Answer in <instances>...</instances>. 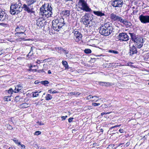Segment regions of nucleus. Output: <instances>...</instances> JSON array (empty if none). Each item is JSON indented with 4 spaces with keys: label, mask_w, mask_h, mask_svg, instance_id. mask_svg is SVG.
Segmentation results:
<instances>
[{
    "label": "nucleus",
    "mask_w": 149,
    "mask_h": 149,
    "mask_svg": "<svg viewBox=\"0 0 149 149\" xmlns=\"http://www.w3.org/2000/svg\"><path fill=\"white\" fill-rule=\"evenodd\" d=\"M51 3H45L40 7V9L39 14L40 16L43 18L48 17H51L52 14V8Z\"/></svg>",
    "instance_id": "nucleus-1"
},
{
    "label": "nucleus",
    "mask_w": 149,
    "mask_h": 149,
    "mask_svg": "<svg viewBox=\"0 0 149 149\" xmlns=\"http://www.w3.org/2000/svg\"><path fill=\"white\" fill-rule=\"evenodd\" d=\"M22 4L21 1L12 4L10 6V13L12 15H15L19 14L23 9V6L21 7Z\"/></svg>",
    "instance_id": "nucleus-2"
},
{
    "label": "nucleus",
    "mask_w": 149,
    "mask_h": 149,
    "mask_svg": "<svg viewBox=\"0 0 149 149\" xmlns=\"http://www.w3.org/2000/svg\"><path fill=\"white\" fill-rule=\"evenodd\" d=\"M112 24L109 22L104 24V25L101 26L99 30L100 33L104 36L109 35L112 30V27L111 25Z\"/></svg>",
    "instance_id": "nucleus-3"
},
{
    "label": "nucleus",
    "mask_w": 149,
    "mask_h": 149,
    "mask_svg": "<svg viewBox=\"0 0 149 149\" xmlns=\"http://www.w3.org/2000/svg\"><path fill=\"white\" fill-rule=\"evenodd\" d=\"M63 18L59 17L52 20V28L55 31H59L65 23Z\"/></svg>",
    "instance_id": "nucleus-4"
},
{
    "label": "nucleus",
    "mask_w": 149,
    "mask_h": 149,
    "mask_svg": "<svg viewBox=\"0 0 149 149\" xmlns=\"http://www.w3.org/2000/svg\"><path fill=\"white\" fill-rule=\"evenodd\" d=\"M26 4L23 5V8L24 10L28 13H34L33 11L34 8L33 6H31L36 2V0H25Z\"/></svg>",
    "instance_id": "nucleus-5"
},
{
    "label": "nucleus",
    "mask_w": 149,
    "mask_h": 149,
    "mask_svg": "<svg viewBox=\"0 0 149 149\" xmlns=\"http://www.w3.org/2000/svg\"><path fill=\"white\" fill-rule=\"evenodd\" d=\"M8 17V16L6 13L0 9V25L3 26H7L9 21Z\"/></svg>",
    "instance_id": "nucleus-6"
},
{
    "label": "nucleus",
    "mask_w": 149,
    "mask_h": 149,
    "mask_svg": "<svg viewBox=\"0 0 149 149\" xmlns=\"http://www.w3.org/2000/svg\"><path fill=\"white\" fill-rule=\"evenodd\" d=\"M78 7L81 10L86 12L91 11V9L88 6L86 1L84 0H79L78 2Z\"/></svg>",
    "instance_id": "nucleus-7"
},
{
    "label": "nucleus",
    "mask_w": 149,
    "mask_h": 149,
    "mask_svg": "<svg viewBox=\"0 0 149 149\" xmlns=\"http://www.w3.org/2000/svg\"><path fill=\"white\" fill-rule=\"evenodd\" d=\"M83 17L82 21L84 24L86 26H88L90 24L91 20L89 14L88 13H86L83 16Z\"/></svg>",
    "instance_id": "nucleus-8"
},
{
    "label": "nucleus",
    "mask_w": 149,
    "mask_h": 149,
    "mask_svg": "<svg viewBox=\"0 0 149 149\" xmlns=\"http://www.w3.org/2000/svg\"><path fill=\"white\" fill-rule=\"evenodd\" d=\"M118 37L119 40L121 42L127 41L130 38L129 36L125 33H119Z\"/></svg>",
    "instance_id": "nucleus-9"
},
{
    "label": "nucleus",
    "mask_w": 149,
    "mask_h": 149,
    "mask_svg": "<svg viewBox=\"0 0 149 149\" xmlns=\"http://www.w3.org/2000/svg\"><path fill=\"white\" fill-rule=\"evenodd\" d=\"M112 5L114 7H120L122 6L123 1L122 0H115L111 1Z\"/></svg>",
    "instance_id": "nucleus-10"
},
{
    "label": "nucleus",
    "mask_w": 149,
    "mask_h": 149,
    "mask_svg": "<svg viewBox=\"0 0 149 149\" xmlns=\"http://www.w3.org/2000/svg\"><path fill=\"white\" fill-rule=\"evenodd\" d=\"M141 22L143 24L149 23V15H141L139 17Z\"/></svg>",
    "instance_id": "nucleus-11"
},
{
    "label": "nucleus",
    "mask_w": 149,
    "mask_h": 149,
    "mask_svg": "<svg viewBox=\"0 0 149 149\" xmlns=\"http://www.w3.org/2000/svg\"><path fill=\"white\" fill-rule=\"evenodd\" d=\"M129 34L130 36L131 40L134 42L137 41L141 38H142L134 33H130Z\"/></svg>",
    "instance_id": "nucleus-12"
},
{
    "label": "nucleus",
    "mask_w": 149,
    "mask_h": 149,
    "mask_svg": "<svg viewBox=\"0 0 149 149\" xmlns=\"http://www.w3.org/2000/svg\"><path fill=\"white\" fill-rule=\"evenodd\" d=\"M45 18L41 17L37 19L36 20V24L39 27H42L44 26L46 21L44 19Z\"/></svg>",
    "instance_id": "nucleus-13"
},
{
    "label": "nucleus",
    "mask_w": 149,
    "mask_h": 149,
    "mask_svg": "<svg viewBox=\"0 0 149 149\" xmlns=\"http://www.w3.org/2000/svg\"><path fill=\"white\" fill-rule=\"evenodd\" d=\"M74 38L76 42H78L82 39V35L79 31H74Z\"/></svg>",
    "instance_id": "nucleus-14"
},
{
    "label": "nucleus",
    "mask_w": 149,
    "mask_h": 149,
    "mask_svg": "<svg viewBox=\"0 0 149 149\" xmlns=\"http://www.w3.org/2000/svg\"><path fill=\"white\" fill-rule=\"evenodd\" d=\"M136 46L138 48H141L143 46V39L142 37L140 38V39L136 42H135Z\"/></svg>",
    "instance_id": "nucleus-15"
},
{
    "label": "nucleus",
    "mask_w": 149,
    "mask_h": 149,
    "mask_svg": "<svg viewBox=\"0 0 149 149\" xmlns=\"http://www.w3.org/2000/svg\"><path fill=\"white\" fill-rule=\"evenodd\" d=\"M137 52V48L135 47L133 45L131 47H130V55L132 56L134 54H136Z\"/></svg>",
    "instance_id": "nucleus-16"
},
{
    "label": "nucleus",
    "mask_w": 149,
    "mask_h": 149,
    "mask_svg": "<svg viewBox=\"0 0 149 149\" xmlns=\"http://www.w3.org/2000/svg\"><path fill=\"white\" fill-rule=\"evenodd\" d=\"M24 27L22 26H20L16 28V31H18L19 32H17L15 34L17 36H19V35L21 34H24V32L22 31V30H24Z\"/></svg>",
    "instance_id": "nucleus-17"
},
{
    "label": "nucleus",
    "mask_w": 149,
    "mask_h": 149,
    "mask_svg": "<svg viewBox=\"0 0 149 149\" xmlns=\"http://www.w3.org/2000/svg\"><path fill=\"white\" fill-rule=\"evenodd\" d=\"M93 12L94 14L98 17H101L105 15L104 12L102 10L93 11Z\"/></svg>",
    "instance_id": "nucleus-18"
},
{
    "label": "nucleus",
    "mask_w": 149,
    "mask_h": 149,
    "mask_svg": "<svg viewBox=\"0 0 149 149\" xmlns=\"http://www.w3.org/2000/svg\"><path fill=\"white\" fill-rule=\"evenodd\" d=\"M98 84L102 86H109L111 85V83L106 82L99 81L98 82Z\"/></svg>",
    "instance_id": "nucleus-19"
},
{
    "label": "nucleus",
    "mask_w": 149,
    "mask_h": 149,
    "mask_svg": "<svg viewBox=\"0 0 149 149\" xmlns=\"http://www.w3.org/2000/svg\"><path fill=\"white\" fill-rule=\"evenodd\" d=\"M127 27H130L132 25L131 23L129 21L123 20L122 22Z\"/></svg>",
    "instance_id": "nucleus-20"
},
{
    "label": "nucleus",
    "mask_w": 149,
    "mask_h": 149,
    "mask_svg": "<svg viewBox=\"0 0 149 149\" xmlns=\"http://www.w3.org/2000/svg\"><path fill=\"white\" fill-rule=\"evenodd\" d=\"M118 15L114 13H112L110 15V18L113 21H116Z\"/></svg>",
    "instance_id": "nucleus-21"
},
{
    "label": "nucleus",
    "mask_w": 149,
    "mask_h": 149,
    "mask_svg": "<svg viewBox=\"0 0 149 149\" xmlns=\"http://www.w3.org/2000/svg\"><path fill=\"white\" fill-rule=\"evenodd\" d=\"M22 88V86L20 84H19L17 85L15 88L14 91L15 93H18L20 91Z\"/></svg>",
    "instance_id": "nucleus-22"
},
{
    "label": "nucleus",
    "mask_w": 149,
    "mask_h": 149,
    "mask_svg": "<svg viewBox=\"0 0 149 149\" xmlns=\"http://www.w3.org/2000/svg\"><path fill=\"white\" fill-rule=\"evenodd\" d=\"M62 14L66 17H68L70 15V11L69 10H64L62 12Z\"/></svg>",
    "instance_id": "nucleus-23"
},
{
    "label": "nucleus",
    "mask_w": 149,
    "mask_h": 149,
    "mask_svg": "<svg viewBox=\"0 0 149 149\" xmlns=\"http://www.w3.org/2000/svg\"><path fill=\"white\" fill-rule=\"evenodd\" d=\"M30 104L26 103H24L20 105V107L22 108H25L29 107Z\"/></svg>",
    "instance_id": "nucleus-24"
},
{
    "label": "nucleus",
    "mask_w": 149,
    "mask_h": 149,
    "mask_svg": "<svg viewBox=\"0 0 149 149\" xmlns=\"http://www.w3.org/2000/svg\"><path fill=\"white\" fill-rule=\"evenodd\" d=\"M45 99L46 100H51L52 98V96L49 94H47L46 96L45 97Z\"/></svg>",
    "instance_id": "nucleus-25"
},
{
    "label": "nucleus",
    "mask_w": 149,
    "mask_h": 149,
    "mask_svg": "<svg viewBox=\"0 0 149 149\" xmlns=\"http://www.w3.org/2000/svg\"><path fill=\"white\" fill-rule=\"evenodd\" d=\"M62 63L63 65L65 67V69H68V63L66 61H62Z\"/></svg>",
    "instance_id": "nucleus-26"
},
{
    "label": "nucleus",
    "mask_w": 149,
    "mask_h": 149,
    "mask_svg": "<svg viewBox=\"0 0 149 149\" xmlns=\"http://www.w3.org/2000/svg\"><path fill=\"white\" fill-rule=\"evenodd\" d=\"M123 20L124 19L123 18H122L121 17H120L118 15L117 17L116 21L120 22V23H122Z\"/></svg>",
    "instance_id": "nucleus-27"
},
{
    "label": "nucleus",
    "mask_w": 149,
    "mask_h": 149,
    "mask_svg": "<svg viewBox=\"0 0 149 149\" xmlns=\"http://www.w3.org/2000/svg\"><path fill=\"white\" fill-rule=\"evenodd\" d=\"M5 126L8 130H12L13 129V128L12 126L9 124H6Z\"/></svg>",
    "instance_id": "nucleus-28"
},
{
    "label": "nucleus",
    "mask_w": 149,
    "mask_h": 149,
    "mask_svg": "<svg viewBox=\"0 0 149 149\" xmlns=\"http://www.w3.org/2000/svg\"><path fill=\"white\" fill-rule=\"evenodd\" d=\"M70 94L71 95H75L76 96H79L80 94H81V93H79L78 92H71L70 93Z\"/></svg>",
    "instance_id": "nucleus-29"
},
{
    "label": "nucleus",
    "mask_w": 149,
    "mask_h": 149,
    "mask_svg": "<svg viewBox=\"0 0 149 149\" xmlns=\"http://www.w3.org/2000/svg\"><path fill=\"white\" fill-rule=\"evenodd\" d=\"M114 144H110L107 147L108 149H116V147H114Z\"/></svg>",
    "instance_id": "nucleus-30"
},
{
    "label": "nucleus",
    "mask_w": 149,
    "mask_h": 149,
    "mask_svg": "<svg viewBox=\"0 0 149 149\" xmlns=\"http://www.w3.org/2000/svg\"><path fill=\"white\" fill-rule=\"evenodd\" d=\"M41 92V91H40L39 92H38V91L35 92L34 93H33L32 96L33 97H36L39 95V93H40Z\"/></svg>",
    "instance_id": "nucleus-31"
},
{
    "label": "nucleus",
    "mask_w": 149,
    "mask_h": 149,
    "mask_svg": "<svg viewBox=\"0 0 149 149\" xmlns=\"http://www.w3.org/2000/svg\"><path fill=\"white\" fill-rule=\"evenodd\" d=\"M84 52L86 54H90L91 53V51L90 49H86L84 50Z\"/></svg>",
    "instance_id": "nucleus-32"
},
{
    "label": "nucleus",
    "mask_w": 149,
    "mask_h": 149,
    "mask_svg": "<svg viewBox=\"0 0 149 149\" xmlns=\"http://www.w3.org/2000/svg\"><path fill=\"white\" fill-rule=\"evenodd\" d=\"M10 96H5L4 98V100L5 101H10L11 100V99L10 98Z\"/></svg>",
    "instance_id": "nucleus-33"
},
{
    "label": "nucleus",
    "mask_w": 149,
    "mask_h": 149,
    "mask_svg": "<svg viewBox=\"0 0 149 149\" xmlns=\"http://www.w3.org/2000/svg\"><path fill=\"white\" fill-rule=\"evenodd\" d=\"M41 83L42 84L45 86L46 84H49V82L48 81L45 80L44 81H41Z\"/></svg>",
    "instance_id": "nucleus-34"
},
{
    "label": "nucleus",
    "mask_w": 149,
    "mask_h": 149,
    "mask_svg": "<svg viewBox=\"0 0 149 149\" xmlns=\"http://www.w3.org/2000/svg\"><path fill=\"white\" fill-rule=\"evenodd\" d=\"M109 52L114 54H118V52L117 51L112 50H110Z\"/></svg>",
    "instance_id": "nucleus-35"
},
{
    "label": "nucleus",
    "mask_w": 149,
    "mask_h": 149,
    "mask_svg": "<svg viewBox=\"0 0 149 149\" xmlns=\"http://www.w3.org/2000/svg\"><path fill=\"white\" fill-rule=\"evenodd\" d=\"M49 92L50 93H58V92L55 90L52 91L51 90H49Z\"/></svg>",
    "instance_id": "nucleus-36"
},
{
    "label": "nucleus",
    "mask_w": 149,
    "mask_h": 149,
    "mask_svg": "<svg viewBox=\"0 0 149 149\" xmlns=\"http://www.w3.org/2000/svg\"><path fill=\"white\" fill-rule=\"evenodd\" d=\"M33 50V47H31V51H30V52L29 53V54L27 56H32V54H33L32 53L31 54V52Z\"/></svg>",
    "instance_id": "nucleus-37"
},
{
    "label": "nucleus",
    "mask_w": 149,
    "mask_h": 149,
    "mask_svg": "<svg viewBox=\"0 0 149 149\" xmlns=\"http://www.w3.org/2000/svg\"><path fill=\"white\" fill-rule=\"evenodd\" d=\"M100 104L99 103H92V105L94 107L98 106Z\"/></svg>",
    "instance_id": "nucleus-38"
},
{
    "label": "nucleus",
    "mask_w": 149,
    "mask_h": 149,
    "mask_svg": "<svg viewBox=\"0 0 149 149\" xmlns=\"http://www.w3.org/2000/svg\"><path fill=\"white\" fill-rule=\"evenodd\" d=\"M41 134V132L40 131H36L34 134L36 135H38L40 134Z\"/></svg>",
    "instance_id": "nucleus-39"
},
{
    "label": "nucleus",
    "mask_w": 149,
    "mask_h": 149,
    "mask_svg": "<svg viewBox=\"0 0 149 149\" xmlns=\"http://www.w3.org/2000/svg\"><path fill=\"white\" fill-rule=\"evenodd\" d=\"M21 145V148H25V146L23 144H21L20 142H19L18 143V145Z\"/></svg>",
    "instance_id": "nucleus-40"
},
{
    "label": "nucleus",
    "mask_w": 149,
    "mask_h": 149,
    "mask_svg": "<svg viewBox=\"0 0 149 149\" xmlns=\"http://www.w3.org/2000/svg\"><path fill=\"white\" fill-rule=\"evenodd\" d=\"M19 99L20 98L19 97V96H17L15 97V101H16V102H17L19 100Z\"/></svg>",
    "instance_id": "nucleus-41"
},
{
    "label": "nucleus",
    "mask_w": 149,
    "mask_h": 149,
    "mask_svg": "<svg viewBox=\"0 0 149 149\" xmlns=\"http://www.w3.org/2000/svg\"><path fill=\"white\" fill-rule=\"evenodd\" d=\"M120 125H115L114 126L111 127L110 128V130H112L113 128H116V127H119Z\"/></svg>",
    "instance_id": "nucleus-42"
},
{
    "label": "nucleus",
    "mask_w": 149,
    "mask_h": 149,
    "mask_svg": "<svg viewBox=\"0 0 149 149\" xmlns=\"http://www.w3.org/2000/svg\"><path fill=\"white\" fill-rule=\"evenodd\" d=\"M13 141L15 142L16 144H18V143L19 142H18V140L16 138H14L13 139Z\"/></svg>",
    "instance_id": "nucleus-43"
},
{
    "label": "nucleus",
    "mask_w": 149,
    "mask_h": 149,
    "mask_svg": "<svg viewBox=\"0 0 149 149\" xmlns=\"http://www.w3.org/2000/svg\"><path fill=\"white\" fill-rule=\"evenodd\" d=\"M68 116H62L61 117V118L62 119V120H65L67 118Z\"/></svg>",
    "instance_id": "nucleus-44"
},
{
    "label": "nucleus",
    "mask_w": 149,
    "mask_h": 149,
    "mask_svg": "<svg viewBox=\"0 0 149 149\" xmlns=\"http://www.w3.org/2000/svg\"><path fill=\"white\" fill-rule=\"evenodd\" d=\"M13 92V91L12 88H10L8 91V93L10 94H12Z\"/></svg>",
    "instance_id": "nucleus-45"
},
{
    "label": "nucleus",
    "mask_w": 149,
    "mask_h": 149,
    "mask_svg": "<svg viewBox=\"0 0 149 149\" xmlns=\"http://www.w3.org/2000/svg\"><path fill=\"white\" fill-rule=\"evenodd\" d=\"M73 119V118L72 117L70 118H69L68 119V122L69 123H71V122H72V121Z\"/></svg>",
    "instance_id": "nucleus-46"
},
{
    "label": "nucleus",
    "mask_w": 149,
    "mask_h": 149,
    "mask_svg": "<svg viewBox=\"0 0 149 149\" xmlns=\"http://www.w3.org/2000/svg\"><path fill=\"white\" fill-rule=\"evenodd\" d=\"M37 123L40 125H44V124L41 122H38Z\"/></svg>",
    "instance_id": "nucleus-47"
},
{
    "label": "nucleus",
    "mask_w": 149,
    "mask_h": 149,
    "mask_svg": "<svg viewBox=\"0 0 149 149\" xmlns=\"http://www.w3.org/2000/svg\"><path fill=\"white\" fill-rule=\"evenodd\" d=\"M92 96L91 95H89L87 97L86 99L88 100L91 99V98H92Z\"/></svg>",
    "instance_id": "nucleus-48"
},
{
    "label": "nucleus",
    "mask_w": 149,
    "mask_h": 149,
    "mask_svg": "<svg viewBox=\"0 0 149 149\" xmlns=\"http://www.w3.org/2000/svg\"><path fill=\"white\" fill-rule=\"evenodd\" d=\"M119 131L121 133H122L124 132V130L123 129H120L119 130Z\"/></svg>",
    "instance_id": "nucleus-49"
},
{
    "label": "nucleus",
    "mask_w": 149,
    "mask_h": 149,
    "mask_svg": "<svg viewBox=\"0 0 149 149\" xmlns=\"http://www.w3.org/2000/svg\"><path fill=\"white\" fill-rule=\"evenodd\" d=\"M130 144V142H127L125 144V146H129Z\"/></svg>",
    "instance_id": "nucleus-50"
},
{
    "label": "nucleus",
    "mask_w": 149,
    "mask_h": 149,
    "mask_svg": "<svg viewBox=\"0 0 149 149\" xmlns=\"http://www.w3.org/2000/svg\"><path fill=\"white\" fill-rule=\"evenodd\" d=\"M124 143H120L118 146H116V148H117L118 147V146H120L121 145H123V144H124Z\"/></svg>",
    "instance_id": "nucleus-51"
},
{
    "label": "nucleus",
    "mask_w": 149,
    "mask_h": 149,
    "mask_svg": "<svg viewBox=\"0 0 149 149\" xmlns=\"http://www.w3.org/2000/svg\"><path fill=\"white\" fill-rule=\"evenodd\" d=\"M48 73L49 74H51L52 73L51 71L50 70H49L48 71Z\"/></svg>",
    "instance_id": "nucleus-52"
},
{
    "label": "nucleus",
    "mask_w": 149,
    "mask_h": 149,
    "mask_svg": "<svg viewBox=\"0 0 149 149\" xmlns=\"http://www.w3.org/2000/svg\"><path fill=\"white\" fill-rule=\"evenodd\" d=\"M104 114H105V112H102L101 113V115L102 116Z\"/></svg>",
    "instance_id": "nucleus-53"
},
{
    "label": "nucleus",
    "mask_w": 149,
    "mask_h": 149,
    "mask_svg": "<svg viewBox=\"0 0 149 149\" xmlns=\"http://www.w3.org/2000/svg\"><path fill=\"white\" fill-rule=\"evenodd\" d=\"M94 97H95V98H97L99 97L97 96H94L92 97V98H93Z\"/></svg>",
    "instance_id": "nucleus-54"
},
{
    "label": "nucleus",
    "mask_w": 149,
    "mask_h": 149,
    "mask_svg": "<svg viewBox=\"0 0 149 149\" xmlns=\"http://www.w3.org/2000/svg\"><path fill=\"white\" fill-rule=\"evenodd\" d=\"M40 61H39V60H37V62H36V63H38V64H39V63H40Z\"/></svg>",
    "instance_id": "nucleus-55"
},
{
    "label": "nucleus",
    "mask_w": 149,
    "mask_h": 149,
    "mask_svg": "<svg viewBox=\"0 0 149 149\" xmlns=\"http://www.w3.org/2000/svg\"><path fill=\"white\" fill-rule=\"evenodd\" d=\"M39 82L38 81H36L35 82V84H38Z\"/></svg>",
    "instance_id": "nucleus-56"
},
{
    "label": "nucleus",
    "mask_w": 149,
    "mask_h": 149,
    "mask_svg": "<svg viewBox=\"0 0 149 149\" xmlns=\"http://www.w3.org/2000/svg\"><path fill=\"white\" fill-rule=\"evenodd\" d=\"M2 50H1V51H0V55H1L2 54Z\"/></svg>",
    "instance_id": "nucleus-57"
},
{
    "label": "nucleus",
    "mask_w": 149,
    "mask_h": 149,
    "mask_svg": "<svg viewBox=\"0 0 149 149\" xmlns=\"http://www.w3.org/2000/svg\"><path fill=\"white\" fill-rule=\"evenodd\" d=\"M110 113V112H107V113L105 112V114H109Z\"/></svg>",
    "instance_id": "nucleus-58"
},
{
    "label": "nucleus",
    "mask_w": 149,
    "mask_h": 149,
    "mask_svg": "<svg viewBox=\"0 0 149 149\" xmlns=\"http://www.w3.org/2000/svg\"><path fill=\"white\" fill-rule=\"evenodd\" d=\"M40 149H46L45 148H44L43 147H41L40 148Z\"/></svg>",
    "instance_id": "nucleus-59"
},
{
    "label": "nucleus",
    "mask_w": 149,
    "mask_h": 149,
    "mask_svg": "<svg viewBox=\"0 0 149 149\" xmlns=\"http://www.w3.org/2000/svg\"><path fill=\"white\" fill-rule=\"evenodd\" d=\"M8 149H13L12 147H9Z\"/></svg>",
    "instance_id": "nucleus-60"
},
{
    "label": "nucleus",
    "mask_w": 149,
    "mask_h": 149,
    "mask_svg": "<svg viewBox=\"0 0 149 149\" xmlns=\"http://www.w3.org/2000/svg\"><path fill=\"white\" fill-rule=\"evenodd\" d=\"M62 51H63V52H66V51L64 49H63Z\"/></svg>",
    "instance_id": "nucleus-61"
},
{
    "label": "nucleus",
    "mask_w": 149,
    "mask_h": 149,
    "mask_svg": "<svg viewBox=\"0 0 149 149\" xmlns=\"http://www.w3.org/2000/svg\"><path fill=\"white\" fill-rule=\"evenodd\" d=\"M101 131L102 132H103V130L102 129H101Z\"/></svg>",
    "instance_id": "nucleus-62"
},
{
    "label": "nucleus",
    "mask_w": 149,
    "mask_h": 149,
    "mask_svg": "<svg viewBox=\"0 0 149 149\" xmlns=\"http://www.w3.org/2000/svg\"><path fill=\"white\" fill-rule=\"evenodd\" d=\"M132 8L133 9H134L135 8V7H134V6L133 7H132Z\"/></svg>",
    "instance_id": "nucleus-63"
},
{
    "label": "nucleus",
    "mask_w": 149,
    "mask_h": 149,
    "mask_svg": "<svg viewBox=\"0 0 149 149\" xmlns=\"http://www.w3.org/2000/svg\"><path fill=\"white\" fill-rule=\"evenodd\" d=\"M41 71V72H43V69L42 70H40Z\"/></svg>",
    "instance_id": "nucleus-64"
}]
</instances>
